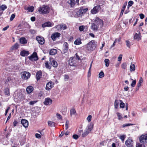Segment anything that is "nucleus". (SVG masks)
<instances>
[{"label": "nucleus", "mask_w": 147, "mask_h": 147, "mask_svg": "<svg viewBox=\"0 0 147 147\" xmlns=\"http://www.w3.org/2000/svg\"><path fill=\"white\" fill-rule=\"evenodd\" d=\"M50 8L48 6L43 5L40 7L38 9V11L40 13L42 14H46L49 13Z\"/></svg>", "instance_id": "1"}, {"label": "nucleus", "mask_w": 147, "mask_h": 147, "mask_svg": "<svg viewBox=\"0 0 147 147\" xmlns=\"http://www.w3.org/2000/svg\"><path fill=\"white\" fill-rule=\"evenodd\" d=\"M96 42L94 40H92L87 45V49L88 51H92L96 47Z\"/></svg>", "instance_id": "2"}, {"label": "nucleus", "mask_w": 147, "mask_h": 147, "mask_svg": "<svg viewBox=\"0 0 147 147\" xmlns=\"http://www.w3.org/2000/svg\"><path fill=\"white\" fill-rule=\"evenodd\" d=\"M76 12L77 16L78 17L82 16L88 10L87 8L84 9L82 7H80L77 9Z\"/></svg>", "instance_id": "3"}, {"label": "nucleus", "mask_w": 147, "mask_h": 147, "mask_svg": "<svg viewBox=\"0 0 147 147\" xmlns=\"http://www.w3.org/2000/svg\"><path fill=\"white\" fill-rule=\"evenodd\" d=\"M140 142L142 144H145L147 143V134L142 135L139 138Z\"/></svg>", "instance_id": "4"}, {"label": "nucleus", "mask_w": 147, "mask_h": 147, "mask_svg": "<svg viewBox=\"0 0 147 147\" xmlns=\"http://www.w3.org/2000/svg\"><path fill=\"white\" fill-rule=\"evenodd\" d=\"M22 78L23 79L27 80L29 78L30 76V74L28 72L24 71L21 73Z\"/></svg>", "instance_id": "5"}, {"label": "nucleus", "mask_w": 147, "mask_h": 147, "mask_svg": "<svg viewBox=\"0 0 147 147\" xmlns=\"http://www.w3.org/2000/svg\"><path fill=\"white\" fill-rule=\"evenodd\" d=\"M95 22L98 26L100 27V28H101L103 25V21L98 17H96V18Z\"/></svg>", "instance_id": "6"}, {"label": "nucleus", "mask_w": 147, "mask_h": 147, "mask_svg": "<svg viewBox=\"0 0 147 147\" xmlns=\"http://www.w3.org/2000/svg\"><path fill=\"white\" fill-rule=\"evenodd\" d=\"M69 45L67 42H65L63 44V53L65 54L67 53L69 49Z\"/></svg>", "instance_id": "7"}, {"label": "nucleus", "mask_w": 147, "mask_h": 147, "mask_svg": "<svg viewBox=\"0 0 147 147\" xmlns=\"http://www.w3.org/2000/svg\"><path fill=\"white\" fill-rule=\"evenodd\" d=\"M29 59L30 60H37L38 59L37 54L36 52H34L29 57Z\"/></svg>", "instance_id": "8"}, {"label": "nucleus", "mask_w": 147, "mask_h": 147, "mask_svg": "<svg viewBox=\"0 0 147 147\" xmlns=\"http://www.w3.org/2000/svg\"><path fill=\"white\" fill-rule=\"evenodd\" d=\"M36 39L40 44L43 45L45 43V40L42 37L37 36L36 37Z\"/></svg>", "instance_id": "9"}, {"label": "nucleus", "mask_w": 147, "mask_h": 147, "mask_svg": "<svg viewBox=\"0 0 147 147\" xmlns=\"http://www.w3.org/2000/svg\"><path fill=\"white\" fill-rule=\"evenodd\" d=\"M100 8L99 5L95 6L91 10V12L93 14H95L97 13L98 11V9Z\"/></svg>", "instance_id": "10"}, {"label": "nucleus", "mask_w": 147, "mask_h": 147, "mask_svg": "<svg viewBox=\"0 0 147 147\" xmlns=\"http://www.w3.org/2000/svg\"><path fill=\"white\" fill-rule=\"evenodd\" d=\"M132 140L131 138H128L125 141L126 145L128 147H131L133 146Z\"/></svg>", "instance_id": "11"}, {"label": "nucleus", "mask_w": 147, "mask_h": 147, "mask_svg": "<svg viewBox=\"0 0 147 147\" xmlns=\"http://www.w3.org/2000/svg\"><path fill=\"white\" fill-rule=\"evenodd\" d=\"M60 27V29L61 30H65L67 28V27L66 25L64 24H59L58 25H57L55 26L56 28H59Z\"/></svg>", "instance_id": "12"}, {"label": "nucleus", "mask_w": 147, "mask_h": 147, "mask_svg": "<svg viewBox=\"0 0 147 147\" xmlns=\"http://www.w3.org/2000/svg\"><path fill=\"white\" fill-rule=\"evenodd\" d=\"M60 34L58 32H56L51 35V37L53 41H55L57 38H59L60 36Z\"/></svg>", "instance_id": "13"}, {"label": "nucleus", "mask_w": 147, "mask_h": 147, "mask_svg": "<svg viewBox=\"0 0 147 147\" xmlns=\"http://www.w3.org/2000/svg\"><path fill=\"white\" fill-rule=\"evenodd\" d=\"M52 101L50 98H48L45 99L44 103L45 105H49L52 104Z\"/></svg>", "instance_id": "14"}, {"label": "nucleus", "mask_w": 147, "mask_h": 147, "mask_svg": "<svg viewBox=\"0 0 147 147\" xmlns=\"http://www.w3.org/2000/svg\"><path fill=\"white\" fill-rule=\"evenodd\" d=\"M53 85V83L52 82H48L47 85L46 87V90H50L52 88Z\"/></svg>", "instance_id": "15"}, {"label": "nucleus", "mask_w": 147, "mask_h": 147, "mask_svg": "<svg viewBox=\"0 0 147 147\" xmlns=\"http://www.w3.org/2000/svg\"><path fill=\"white\" fill-rule=\"evenodd\" d=\"M93 124L92 123H90L88 125L85 129L90 133L93 129Z\"/></svg>", "instance_id": "16"}, {"label": "nucleus", "mask_w": 147, "mask_h": 147, "mask_svg": "<svg viewBox=\"0 0 147 147\" xmlns=\"http://www.w3.org/2000/svg\"><path fill=\"white\" fill-rule=\"evenodd\" d=\"M51 63L53 66L54 67H57L58 65L57 62L53 58L50 59V60Z\"/></svg>", "instance_id": "17"}, {"label": "nucleus", "mask_w": 147, "mask_h": 147, "mask_svg": "<svg viewBox=\"0 0 147 147\" xmlns=\"http://www.w3.org/2000/svg\"><path fill=\"white\" fill-rule=\"evenodd\" d=\"M21 123L24 127H27L28 126V121L26 119H22L21 121Z\"/></svg>", "instance_id": "18"}, {"label": "nucleus", "mask_w": 147, "mask_h": 147, "mask_svg": "<svg viewBox=\"0 0 147 147\" xmlns=\"http://www.w3.org/2000/svg\"><path fill=\"white\" fill-rule=\"evenodd\" d=\"M53 26V24L51 23V22H45L43 24H42V27L44 28L46 27H51Z\"/></svg>", "instance_id": "19"}, {"label": "nucleus", "mask_w": 147, "mask_h": 147, "mask_svg": "<svg viewBox=\"0 0 147 147\" xmlns=\"http://www.w3.org/2000/svg\"><path fill=\"white\" fill-rule=\"evenodd\" d=\"M69 64L70 66H74L76 64L73 58L70 57L69 60Z\"/></svg>", "instance_id": "20"}, {"label": "nucleus", "mask_w": 147, "mask_h": 147, "mask_svg": "<svg viewBox=\"0 0 147 147\" xmlns=\"http://www.w3.org/2000/svg\"><path fill=\"white\" fill-rule=\"evenodd\" d=\"M42 76V72L40 71H38L36 74V78L37 81L39 80Z\"/></svg>", "instance_id": "21"}, {"label": "nucleus", "mask_w": 147, "mask_h": 147, "mask_svg": "<svg viewBox=\"0 0 147 147\" xmlns=\"http://www.w3.org/2000/svg\"><path fill=\"white\" fill-rule=\"evenodd\" d=\"M29 54V53L28 51L25 50H23L20 53V55L22 56H27Z\"/></svg>", "instance_id": "22"}, {"label": "nucleus", "mask_w": 147, "mask_h": 147, "mask_svg": "<svg viewBox=\"0 0 147 147\" xmlns=\"http://www.w3.org/2000/svg\"><path fill=\"white\" fill-rule=\"evenodd\" d=\"M140 33L139 32H138V33H136L134 36V39H138V40L141 39L140 37Z\"/></svg>", "instance_id": "23"}, {"label": "nucleus", "mask_w": 147, "mask_h": 147, "mask_svg": "<svg viewBox=\"0 0 147 147\" xmlns=\"http://www.w3.org/2000/svg\"><path fill=\"white\" fill-rule=\"evenodd\" d=\"M26 90L27 93L29 94L33 91V88L32 86H30L27 87Z\"/></svg>", "instance_id": "24"}, {"label": "nucleus", "mask_w": 147, "mask_h": 147, "mask_svg": "<svg viewBox=\"0 0 147 147\" xmlns=\"http://www.w3.org/2000/svg\"><path fill=\"white\" fill-rule=\"evenodd\" d=\"M67 3L69 4L71 7H73L75 4V0H68Z\"/></svg>", "instance_id": "25"}, {"label": "nucleus", "mask_w": 147, "mask_h": 147, "mask_svg": "<svg viewBox=\"0 0 147 147\" xmlns=\"http://www.w3.org/2000/svg\"><path fill=\"white\" fill-rule=\"evenodd\" d=\"M92 29L94 31H96L98 28V26L94 23H92L91 26Z\"/></svg>", "instance_id": "26"}, {"label": "nucleus", "mask_w": 147, "mask_h": 147, "mask_svg": "<svg viewBox=\"0 0 147 147\" xmlns=\"http://www.w3.org/2000/svg\"><path fill=\"white\" fill-rule=\"evenodd\" d=\"M20 42L22 44H26L27 43V40L25 38H21L20 39Z\"/></svg>", "instance_id": "27"}, {"label": "nucleus", "mask_w": 147, "mask_h": 147, "mask_svg": "<svg viewBox=\"0 0 147 147\" xmlns=\"http://www.w3.org/2000/svg\"><path fill=\"white\" fill-rule=\"evenodd\" d=\"M57 53V50L54 49H52L50 50L49 54L51 55H54Z\"/></svg>", "instance_id": "28"}, {"label": "nucleus", "mask_w": 147, "mask_h": 147, "mask_svg": "<svg viewBox=\"0 0 147 147\" xmlns=\"http://www.w3.org/2000/svg\"><path fill=\"white\" fill-rule=\"evenodd\" d=\"M4 93L5 95L9 96L10 95L9 88H5L4 89Z\"/></svg>", "instance_id": "29"}, {"label": "nucleus", "mask_w": 147, "mask_h": 147, "mask_svg": "<svg viewBox=\"0 0 147 147\" xmlns=\"http://www.w3.org/2000/svg\"><path fill=\"white\" fill-rule=\"evenodd\" d=\"M76 114V112L74 109L72 108L70 110V114L71 116H72V115H75Z\"/></svg>", "instance_id": "30"}, {"label": "nucleus", "mask_w": 147, "mask_h": 147, "mask_svg": "<svg viewBox=\"0 0 147 147\" xmlns=\"http://www.w3.org/2000/svg\"><path fill=\"white\" fill-rule=\"evenodd\" d=\"M74 44L76 45H79L82 43L81 39H77L74 42Z\"/></svg>", "instance_id": "31"}, {"label": "nucleus", "mask_w": 147, "mask_h": 147, "mask_svg": "<svg viewBox=\"0 0 147 147\" xmlns=\"http://www.w3.org/2000/svg\"><path fill=\"white\" fill-rule=\"evenodd\" d=\"M90 132L87 130H85L84 133L82 134V136L83 137H85Z\"/></svg>", "instance_id": "32"}, {"label": "nucleus", "mask_w": 147, "mask_h": 147, "mask_svg": "<svg viewBox=\"0 0 147 147\" xmlns=\"http://www.w3.org/2000/svg\"><path fill=\"white\" fill-rule=\"evenodd\" d=\"M130 70L131 71H133L135 70V65L134 64H131L130 66Z\"/></svg>", "instance_id": "33"}, {"label": "nucleus", "mask_w": 147, "mask_h": 147, "mask_svg": "<svg viewBox=\"0 0 147 147\" xmlns=\"http://www.w3.org/2000/svg\"><path fill=\"white\" fill-rule=\"evenodd\" d=\"M34 9V7L33 6H30V7H27L26 8V10L28 11L29 12H32Z\"/></svg>", "instance_id": "34"}, {"label": "nucleus", "mask_w": 147, "mask_h": 147, "mask_svg": "<svg viewBox=\"0 0 147 147\" xmlns=\"http://www.w3.org/2000/svg\"><path fill=\"white\" fill-rule=\"evenodd\" d=\"M119 102L117 100H116L114 102V106L115 108L117 109L119 106Z\"/></svg>", "instance_id": "35"}, {"label": "nucleus", "mask_w": 147, "mask_h": 147, "mask_svg": "<svg viewBox=\"0 0 147 147\" xmlns=\"http://www.w3.org/2000/svg\"><path fill=\"white\" fill-rule=\"evenodd\" d=\"M48 125L50 127L55 126V123L51 121H48Z\"/></svg>", "instance_id": "36"}, {"label": "nucleus", "mask_w": 147, "mask_h": 147, "mask_svg": "<svg viewBox=\"0 0 147 147\" xmlns=\"http://www.w3.org/2000/svg\"><path fill=\"white\" fill-rule=\"evenodd\" d=\"M105 66L106 67H108L109 64V60L108 59H106L105 60Z\"/></svg>", "instance_id": "37"}, {"label": "nucleus", "mask_w": 147, "mask_h": 147, "mask_svg": "<svg viewBox=\"0 0 147 147\" xmlns=\"http://www.w3.org/2000/svg\"><path fill=\"white\" fill-rule=\"evenodd\" d=\"M116 113L118 117V119L119 120H121L123 118V117L119 113L117 112Z\"/></svg>", "instance_id": "38"}, {"label": "nucleus", "mask_w": 147, "mask_h": 147, "mask_svg": "<svg viewBox=\"0 0 147 147\" xmlns=\"http://www.w3.org/2000/svg\"><path fill=\"white\" fill-rule=\"evenodd\" d=\"M120 103V108H124L125 106V104L121 100H119Z\"/></svg>", "instance_id": "39"}, {"label": "nucleus", "mask_w": 147, "mask_h": 147, "mask_svg": "<svg viewBox=\"0 0 147 147\" xmlns=\"http://www.w3.org/2000/svg\"><path fill=\"white\" fill-rule=\"evenodd\" d=\"M143 82V80L142 78H141L140 79V80L139 82L137 84V86L138 87H140L141 86V84Z\"/></svg>", "instance_id": "40"}, {"label": "nucleus", "mask_w": 147, "mask_h": 147, "mask_svg": "<svg viewBox=\"0 0 147 147\" xmlns=\"http://www.w3.org/2000/svg\"><path fill=\"white\" fill-rule=\"evenodd\" d=\"M7 8V6L5 5H2L0 6V9L3 11Z\"/></svg>", "instance_id": "41"}, {"label": "nucleus", "mask_w": 147, "mask_h": 147, "mask_svg": "<svg viewBox=\"0 0 147 147\" xmlns=\"http://www.w3.org/2000/svg\"><path fill=\"white\" fill-rule=\"evenodd\" d=\"M131 80H133V81L131 85V86L133 87H135L136 83V80H133L132 79H131Z\"/></svg>", "instance_id": "42"}, {"label": "nucleus", "mask_w": 147, "mask_h": 147, "mask_svg": "<svg viewBox=\"0 0 147 147\" xmlns=\"http://www.w3.org/2000/svg\"><path fill=\"white\" fill-rule=\"evenodd\" d=\"M19 46V44L18 43H16L15 45L12 46V49H17Z\"/></svg>", "instance_id": "43"}, {"label": "nucleus", "mask_w": 147, "mask_h": 147, "mask_svg": "<svg viewBox=\"0 0 147 147\" xmlns=\"http://www.w3.org/2000/svg\"><path fill=\"white\" fill-rule=\"evenodd\" d=\"M45 64V66L46 68L49 69H51V66L48 64L47 61L46 62Z\"/></svg>", "instance_id": "44"}, {"label": "nucleus", "mask_w": 147, "mask_h": 147, "mask_svg": "<svg viewBox=\"0 0 147 147\" xmlns=\"http://www.w3.org/2000/svg\"><path fill=\"white\" fill-rule=\"evenodd\" d=\"M85 28H87V27L84 26H80L79 27V30L80 31H84V29H85Z\"/></svg>", "instance_id": "45"}, {"label": "nucleus", "mask_w": 147, "mask_h": 147, "mask_svg": "<svg viewBox=\"0 0 147 147\" xmlns=\"http://www.w3.org/2000/svg\"><path fill=\"white\" fill-rule=\"evenodd\" d=\"M69 125V122L68 120H67L66 121L65 125V129L67 130L68 128V125Z\"/></svg>", "instance_id": "46"}, {"label": "nucleus", "mask_w": 147, "mask_h": 147, "mask_svg": "<svg viewBox=\"0 0 147 147\" xmlns=\"http://www.w3.org/2000/svg\"><path fill=\"white\" fill-rule=\"evenodd\" d=\"M144 144H141L140 143H138L136 144V147H145Z\"/></svg>", "instance_id": "47"}, {"label": "nucleus", "mask_w": 147, "mask_h": 147, "mask_svg": "<svg viewBox=\"0 0 147 147\" xmlns=\"http://www.w3.org/2000/svg\"><path fill=\"white\" fill-rule=\"evenodd\" d=\"M134 125V124H131V123L125 124H123L122 125V127H125L129 126L130 125Z\"/></svg>", "instance_id": "48"}, {"label": "nucleus", "mask_w": 147, "mask_h": 147, "mask_svg": "<svg viewBox=\"0 0 147 147\" xmlns=\"http://www.w3.org/2000/svg\"><path fill=\"white\" fill-rule=\"evenodd\" d=\"M121 67L124 69H125L127 67V64L126 63H122L121 65Z\"/></svg>", "instance_id": "49"}, {"label": "nucleus", "mask_w": 147, "mask_h": 147, "mask_svg": "<svg viewBox=\"0 0 147 147\" xmlns=\"http://www.w3.org/2000/svg\"><path fill=\"white\" fill-rule=\"evenodd\" d=\"M104 76V74L103 71H101L99 74V76L100 78H102Z\"/></svg>", "instance_id": "50"}, {"label": "nucleus", "mask_w": 147, "mask_h": 147, "mask_svg": "<svg viewBox=\"0 0 147 147\" xmlns=\"http://www.w3.org/2000/svg\"><path fill=\"white\" fill-rule=\"evenodd\" d=\"M125 138V135H123L121 136L120 137V138L121 140L123 142L124 141Z\"/></svg>", "instance_id": "51"}, {"label": "nucleus", "mask_w": 147, "mask_h": 147, "mask_svg": "<svg viewBox=\"0 0 147 147\" xmlns=\"http://www.w3.org/2000/svg\"><path fill=\"white\" fill-rule=\"evenodd\" d=\"M7 81L8 82H14L13 78L11 77H8Z\"/></svg>", "instance_id": "52"}, {"label": "nucleus", "mask_w": 147, "mask_h": 147, "mask_svg": "<svg viewBox=\"0 0 147 147\" xmlns=\"http://www.w3.org/2000/svg\"><path fill=\"white\" fill-rule=\"evenodd\" d=\"M133 1H129L128 3V7H131L133 5Z\"/></svg>", "instance_id": "53"}, {"label": "nucleus", "mask_w": 147, "mask_h": 147, "mask_svg": "<svg viewBox=\"0 0 147 147\" xmlns=\"http://www.w3.org/2000/svg\"><path fill=\"white\" fill-rule=\"evenodd\" d=\"M92 116L91 115H89L87 118V120L88 122H90L91 120Z\"/></svg>", "instance_id": "54"}, {"label": "nucleus", "mask_w": 147, "mask_h": 147, "mask_svg": "<svg viewBox=\"0 0 147 147\" xmlns=\"http://www.w3.org/2000/svg\"><path fill=\"white\" fill-rule=\"evenodd\" d=\"M72 137L74 139L77 140L79 138V136L77 135L74 134L73 135Z\"/></svg>", "instance_id": "55"}, {"label": "nucleus", "mask_w": 147, "mask_h": 147, "mask_svg": "<svg viewBox=\"0 0 147 147\" xmlns=\"http://www.w3.org/2000/svg\"><path fill=\"white\" fill-rule=\"evenodd\" d=\"M56 115L57 116V117L58 119H61V120L62 119V117L61 115H60V114H59V113H57L56 114Z\"/></svg>", "instance_id": "56"}, {"label": "nucleus", "mask_w": 147, "mask_h": 147, "mask_svg": "<svg viewBox=\"0 0 147 147\" xmlns=\"http://www.w3.org/2000/svg\"><path fill=\"white\" fill-rule=\"evenodd\" d=\"M15 15L14 14H12L10 18V20L11 21H12L14 19V18H15Z\"/></svg>", "instance_id": "57"}, {"label": "nucleus", "mask_w": 147, "mask_h": 147, "mask_svg": "<svg viewBox=\"0 0 147 147\" xmlns=\"http://www.w3.org/2000/svg\"><path fill=\"white\" fill-rule=\"evenodd\" d=\"M126 43L127 46L128 47L130 48V42L128 40H127L126 41Z\"/></svg>", "instance_id": "58"}, {"label": "nucleus", "mask_w": 147, "mask_h": 147, "mask_svg": "<svg viewBox=\"0 0 147 147\" xmlns=\"http://www.w3.org/2000/svg\"><path fill=\"white\" fill-rule=\"evenodd\" d=\"M36 32V31L34 30H30V32L32 34H35Z\"/></svg>", "instance_id": "59"}, {"label": "nucleus", "mask_w": 147, "mask_h": 147, "mask_svg": "<svg viewBox=\"0 0 147 147\" xmlns=\"http://www.w3.org/2000/svg\"><path fill=\"white\" fill-rule=\"evenodd\" d=\"M35 136L37 138L39 139L41 138V137L40 135L37 133H36L35 134Z\"/></svg>", "instance_id": "60"}, {"label": "nucleus", "mask_w": 147, "mask_h": 147, "mask_svg": "<svg viewBox=\"0 0 147 147\" xmlns=\"http://www.w3.org/2000/svg\"><path fill=\"white\" fill-rule=\"evenodd\" d=\"M122 57V55L120 54L118 58V61H121Z\"/></svg>", "instance_id": "61"}, {"label": "nucleus", "mask_w": 147, "mask_h": 147, "mask_svg": "<svg viewBox=\"0 0 147 147\" xmlns=\"http://www.w3.org/2000/svg\"><path fill=\"white\" fill-rule=\"evenodd\" d=\"M37 101H32L29 102V104L31 105H33L34 104L36 103Z\"/></svg>", "instance_id": "62"}, {"label": "nucleus", "mask_w": 147, "mask_h": 147, "mask_svg": "<svg viewBox=\"0 0 147 147\" xmlns=\"http://www.w3.org/2000/svg\"><path fill=\"white\" fill-rule=\"evenodd\" d=\"M127 5V3L126 2L125 3H124L123 4V7L122 8V9L125 10V8L126 7Z\"/></svg>", "instance_id": "63"}, {"label": "nucleus", "mask_w": 147, "mask_h": 147, "mask_svg": "<svg viewBox=\"0 0 147 147\" xmlns=\"http://www.w3.org/2000/svg\"><path fill=\"white\" fill-rule=\"evenodd\" d=\"M140 18L141 19H143L144 18V15L142 13H140L139 15Z\"/></svg>", "instance_id": "64"}]
</instances>
